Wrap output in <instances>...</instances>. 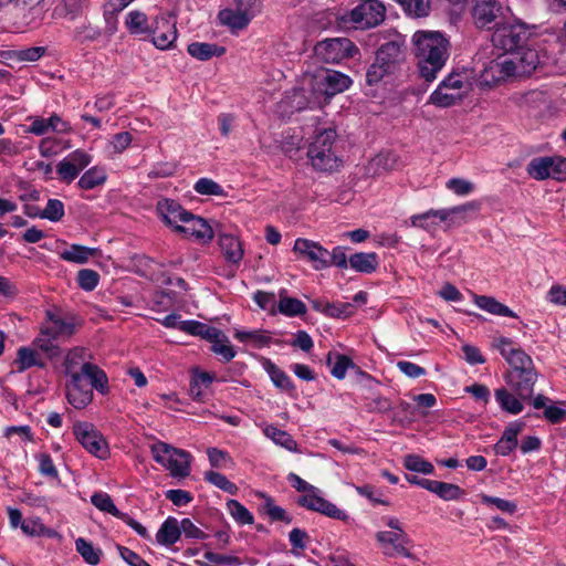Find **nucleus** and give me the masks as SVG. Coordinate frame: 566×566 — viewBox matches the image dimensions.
Masks as SVG:
<instances>
[{"instance_id":"1","label":"nucleus","mask_w":566,"mask_h":566,"mask_svg":"<svg viewBox=\"0 0 566 566\" xmlns=\"http://www.w3.org/2000/svg\"><path fill=\"white\" fill-rule=\"evenodd\" d=\"M538 64L539 55L534 49L500 54L476 74V86L491 90L514 77L528 76Z\"/></svg>"},{"instance_id":"2","label":"nucleus","mask_w":566,"mask_h":566,"mask_svg":"<svg viewBox=\"0 0 566 566\" xmlns=\"http://www.w3.org/2000/svg\"><path fill=\"white\" fill-rule=\"evenodd\" d=\"M420 76L436 80L449 57V41L438 31H417L412 36Z\"/></svg>"},{"instance_id":"3","label":"nucleus","mask_w":566,"mask_h":566,"mask_svg":"<svg viewBox=\"0 0 566 566\" xmlns=\"http://www.w3.org/2000/svg\"><path fill=\"white\" fill-rule=\"evenodd\" d=\"M305 88H310L314 103H326L332 96L339 94L352 85L349 76L334 70L316 69L304 73Z\"/></svg>"},{"instance_id":"4","label":"nucleus","mask_w":566,"mask_h":566,"mask_svg":"<svg viewBox=\"0 0 566 566\" xmlns=\"http://www.w3.org/2000/svg\"><path fill=\"white\" fill-rule=\"evenodd\" d=\"M92 355L84 347H74L65 356L64 367L65 374L71 377L75 375L86 376L91 380V385L99 394L108 392V378L103 369L91 363Z\"/></svg>"},{"instance_id":"5","label":"nucleus","mask_w":566,"mask_h":566,"mask_svg":"<svg viewBox=\"0 0 566 566\" xmlns=\"http://www.w3.org/2000/svg\"><path fill=\"white\" fill-rule=\"evenodd\" d=\"M337 133L335 128L328 127L318 130L308 147V158L312 166L321 171L337 170L342 164L336 148Z\"/></svg>"},{"instance_id":"6","label":"nucleus","mask_w":566,"mask_h":566,"mask_svg":"<svg viewBox=\"0 0 566 566\" xmlns=\"http://www.w3.org/2000/svg\"><path fill=\"white\" fill-rule=\"evenodd\" d=\"M403 43L395 39L384 43L377 51L375 62L366 73V81L369 85L381 81L386 75L394 73L403 62Z\"/></svg>"},{"instance_id":"7","label":"nucleus","mask_w":566,"mask_h":566,"mask_svg":"<svg viewBox=\"0 0 566 566\" xmlns=\"http://www.w3.org/2000/svg\"><path fill=\"white\" fill-rule=\"evenodd\" d=\"M154 460L167 469L174 478H186L190 474L191 455L166 442L157 441L150 447Z\"/></svg>"},{"instance_id":"8","label":"nucleus","mask_w":566,"mask_h":566,"mask_svg":"<svg viewBox=\"0 0 566 566\" xmlns=\"http://www.w3.org/2000/svg\"><path fill=\"white\" fill-rule=\"evenodd\" d=\"M533 31L524 22L514 20L496 25L492 34V43L495 48L502 49L505 53L528 50L524 43L530 39Z\"/></svg>"},{"instance_id":"9","label":"nucleus","mask_w":566,"mask_h":566,"mask_svg":"<svg viewBox=\"0 0 566 566\" xmlns=\"http://www.w3.org/2000/svg\"><path fill=\"white\" fill-rule=\"evenodd\" d=\"M480 205L475 201L467 202L452 208L430 209L423 213L413 214L409 218V224L415 228L423 229L427 232H433L440 222H447L448 226L455 224L454 217L469 210H478Z\"/></svg>"},{"instance_id":"10","label":"nucleus","mask_w":566,"mask_h":566,"mask_svg":"<svg viewBox=\"0 0 566 566\" xmlns=\"http://www.w3.org/2000/svg\"><path fill=\"white\" fill-rule=\"evenodd\" d=\"M526 172L535 180H566V158L562 156H543L530 160Z\"/></svg>"},{"instance_id":"11","label":"nucleus","mask_w":566,"mask_h":566,"mask_svg":"<svg viewBox=\"0 0 566 566\" xmlns=\"http://www.w3.org/2000/svg\"><path fill=\"white\" fill-rule=\"evenodd\" d=\"M493 347L500 352L510 368L507 371L536 370L532 357L507 337L497 336L493 338Z\"/></svg>"},{"instance_id":"12","label":"nucleus","mask_w":566,"mask_h":566,"mask_svg":"<svg viewBox=\"0 0 566 566\" xmlns=\"http://www.w3.org/2000/svg\"><path fill=\"white\" fill-rule=\"evenodd\" d=\"M73 433L81 446L91 454L99 459H106L108 457V443L94 424L85 421H76L73 424Z\"/></svg>"},{"instance_id":"13","label":"nucleus","mask_w":566,"mask_h":566,"mask_svg":"<svg viewBox=\"0 0 566 566\" xmlns=\"http://www.w3.org/2000/svg\"><path fill=\"white\" fill-rule=\"evenodd\" d=\"M262 0H230L232 8L220 12L221 21L233 28L243 29L260 12Z\"/></svg>"},{"instance_id":"14","label":"nucleus","mask_w":566,"mask_h":566,"mask_svg":"<svg viewBox=\"0 0 566 566\" xmlns=\"http://www.w3.org/2000/svg\"><path fill=\"white\" fill-rule=\"evenodd\" d=\"M356 51L357 48L347 38L325 39L314 48L317 59L325 63H340L343 60L354 56Z\"/></svg>"},{"instance_id":"15","label":"nucleus","mask_w":566,"mask_h":566,"mask_svg":"<svg viewBox=\"0 0 566 566\" xmlns=\"http://www.w3.org/2000/svg\"><path fill=\"white\" fill-rule=\"evenodd\" d=\"M385 13L379 0H366L349 12V21L358 29L374 28L384 21Z\"/></svg>"},{"instance_id":"16","label":"nucleus","mask_w":566,"mask_h":566,"mask_svg":"<svg viewBox=\"0 0 566 566\" xmlns=\"http://www.w3.org/2000/svg\"><path fill=\"white\" fill-rule=\"evenodd\" d=\"M375 538L385 556H402L406 558L412 557V554L409 549L411 539L406 532L379 531L375 534Z\"/></svg>"},{"instance_id":"17","label":"nucleus","mask_w":566,"mask_h":566,"mask_svg":"<svg viewBox=\"0 0 566 566\" xmlns=\"http://www.w3.org/2000/svg\"><path fill=\"white\" fill-rule=\"evenodd\" d=\"M297 503L307 510L318 512L331 518L345 521L348 517L343 510L327 501L323 496V492L316 486L311 489L307 494H303Z\"/></svg>"},{"instance_id":"18","label":"nucleus","mask_w":566,"mask_h":566,"mask_svg":"<svg viewBox=\"0 0 566 566\" xmlns=\"http://www.w3.org/2000/svg\"><path fill=\"white\" fill-rule=\"evenodd\" d=\"M149 34L157 49H171L178 36L176 20L168 15H158L150 27Z\"/></svg>"},{"instance_id":"19","label":"nucleus","mask_w":566,"mask_h":566,"mask_svg":"<svg viewBox=\"0 0 566 566\" xmlns=\"http://www.w3.org/2000/svg\"><path fill=\"white\" fill-rule=\"evenodd\" d=\"M92 163V156L83 149H76L63 158L56 166L59 178L71 184L80 172Z\"/></svg>"},{"instance_id":"20","label":"nucleus","mask_w":566,"mask_h":566,"mask_svg":"<svg viewBox=\"0 0 566 566\" xmlns=\"http://www.w3.org/2000/svg\"><path fill=\"white\" fill-rule=\"evenodd\" d=\"M293 250L301 258L310 261L315 270H322L331 265L328 250L317 242L298 238L295 240Z\"/></svg>"},{"instance_id":"21","label":"nucleus","mask_w":566,"mask_h":566,"mask_svg":"<svg viewBox=\"0 0 566 566\" xmlns=\"http://www.w3.org/2000/svg\"><path fill=\"white\" fill-rule=\"evenodd\" d=\"M93 389L91 380H87L86 376H71L70 381L66 385V398L76 409H83L90 405L93 400Z\"/></svg>"},{"instance_id":"22","label":"nucleus","mask_w":566,"mask_h":566,"mask_svg":"<svg viewBox=\"0 0 566 566\" xmlns=\"http://www.w3.org/2000/svg\"><path fill=\"white\" fill-rule=\"evenodd\" d=\"M538 374L536 370L528 371H506L504 380L506 386L522 398H532L534 386L537 381Z\"/></svg>"},{"instance_id":"23","label":"nucleus","mask_w":566,"mask_h":566,"mask_svg":"<svg viewBox=\"0 0 566 566\" xmlns=\"http://www.w3.org/2000/svg\"><path fill=\"white\" fill-rule=\"evenodd\" d=\"M503 13L504 7L497 0H474L472 17L479 28L488 27Z\"/></svg>"},{"instance_id":"24","label":"nucleus","mask_w":566,"mask_h":566,"mask_svg":"<svg viewBox=\"0 0 566 566\" xmlns=\"http://www.w3.org/2000/svg\"><path fill=\"white\" fill-rule=\"evenodd\" d=\"M176 231L203 243L210 242L213 238L212 228L208 222L200 217L193 216L191 212H189V217L186 218L181 226L176 227Z\"/></svg>"},{"instance_id":"25","label":"nucleus","mask_w":566,"mask_h":566,"mask_svg":"<svg viewBox=\"0 0 566 566\" xmlns=\"http://www.w3.org/2000/svg\"><path fill=\"white\" fill-rule=\"evenodd\" d=\"M440 84L469 96L476 85V73L469 67H462L452 71Z\"/></svg>"},{"instance_id":"26","label":"nucleus","mask_w":566,"mask_h":566,"mask_svg":"<svg viewBox=\"0 0 566 566\" xmlns=\"http://www.w3.org/2000/svg\"><path fill=\"white\" fill-rule=\"evenodd\" d=\"M525 423L521 420L510 422L499 441L493 446L495 454L501 457H507L518 446L517 437L523 431Z\"/></svg>"},{"instance_id":"27","label":"nucleus","mask_w":566,"mask_h":566,"mask_svg":"<svg viewBox=\"0 0 566 566\" xmlns=\"http://www.w3.org/2000/svg\"><path fill=\"white\" fill-rule=\"evenodd\" d=\"M157 211L163 220L176 230L177 226H181L189 211L185 210L177 201L172 199H163L157 203Z\"/></svg>"},{"instance_id":"28","label":"nucleus","mask_w":566,"mask_h":566,"mask_svg":"<svg viewBox=\"0 0 566 566\" xmlns=\"http://www.w3.org/2000/svg\"><path fill=\"white\" fill-rule=\"evenodd\" d=\"M494 397L500 408L511 415H518L524 409V401L530 398H522L513 392L509 387H501L495 389Z\"/></svg>"},{"instance_id":"29","label":"nucleus","mask_w":566,"mask_h":566,"mask_svg":"<svg viewBox=\"0 0 566 566\" xmlns=\"http://www.w3.org/2000/svg\"><path fill=\"white\" fill-rule=\"evenodd\" d=\"M48 318L49 321L41 328L46 329L49 336H52L56 342L65 340L74 334L75 325L73 323L50 312L48 313Z\"/></svg>"},{"instance_id":"30","label":"nucleus","mask_w":566,"mask_h":566,"mask_svg":"<svg viewBox=\"0 0 566 566\" xmlns=\"http://www.w3.org/2000/svg\"><path fill=\"white\" fill-rule=\"evenodd\" d=\"M467 95L460 93L459 91L449 90L439 84L438 87L430 94L429 103L439 107H449L458 104Z\"/></svg>"},{"instance_id":"31","label":"nucleus","mask_w":566,"mask_h":566,"mask_svg":"<svg viewBox=\"0 0 566 566\" xmlns=\"http://www.w3.org/2000/svg\"><path fill=\"white\" fill-rule=\"evenodd\" d=\"M304 75L301 78L300 86L293 90V94L290 96V105L295 111H302L304 108L321 107L323 103H314L313 94L310 88H305Z\"/></svg>"},{"instance_id":"32","label":"nucleus","mask_w":566,"mask_h":566,"mask_svg":"<svg viewBox=\"0 0 566 566\" xmlns=\"http://www.w3.org/2000/svg\"><path fill=\"white\" fill-rule=\"evenodd\" d=\"M220 248L228 262L238 265L243 256L241 242L232 234H221L219 237Z\"/></svg>"},{"instance_id":"33","label":"nucleus","mask_w":566,"mask_h":566,"mask_svg":"<svg viewBox=\"0 0 566 566\" xmlns=\"http://www.w3.org/2000/svg\"><path fill=\"white\" fill-rule=\"evenodd\" d=\"M326 365L333 377L344 379L349 368H355L354 361L346 355L337 352H329L326 355Z\"/></svg>"},{"instance_id":"34","label":"nucleus","mask_w":566,"mask_h":566,"mask_svg":"<svg viewBox=\"0 0 566 566\" xmlns=\"http://www.w3.org/2000/svg\"><path fill=\"white\" fill-rule=\"evenodd\" d=\"M107 180V172L103 166H94L86 170L78 179L77 187L83 190H92L103 186Z\"/></svg>"},{"instance_id":"35","label":"nucleus","mask_w":566,"mask_h":566,"mask_svg":"<svg viewBox=\"0 0 566 566\" xmlns=\"http://www.w3.org/2000/svg\"><path fill=\"white\" fill-rule=\"evenodd\" d=\"M378 264V255L375 252H358L349 256V265L356 272L373 273Z\"/></svg>"},{"instance_id":"36","label":"nucleus","mask_w":566,"mask_h":566,"mask_svg":"<svg viewBox=\"0 0 566 566\" xmlns=\"http://www.w3.org/2000/svg\"><path fill=\"white\" fill-rule=\"evenodd\" d=\"M180 538V527L177 518L169 516L161 524L156 534V539L159 544L169 546L177 543Z\"/></svg>"},{"instance_id":"37","label":"nucleus","mask_w":566,"mask_h":566,"mask_svg":"<svg viewBox=\"0 0 566 566\" xmlns=\"http://www.w3.org/2000/svg\"><path fill=\"white\" fill-rule=\"evenodd\" d=\"M14 365L19 373H22L31 367L43 368L45 366L38 352L31 347H20L17 352Z\"/></svg>"},{"instance_id":"38","label":"nucleus","mask_w":566,"mask_h":566,"mask_svg":"<svg viewBox=\"0 0 566 566\" xmlns=\"http://www.w3.org/2000/svg\"><path fill=\"white\" fill-rule=\"evenodd\" d=\"M187 51L192 57L199 61H207L213 56L223 55L226 49L213 43L193 42L188 45Z\"/></svg>"},{"instance_id":"39","label":"nucleus","mask_w":566,"mask_h":566,"mask_svg":"<svg viewBox=\"0 0 566 566\" xmlns=\"http://www.w3.org/2000/svg\"><path fill=\"white\" fill-rule=\"evenodd\" d=\"M86 0H62L53 10L54 18L75 20L85 8Z\"/></svg>"},{"instance_id":"40","label":"nucleus","mask_w":566,"mask_h":566,"mask_svg":"<svg viewBox=\"0 0 566 566\" xmlns=\"http://www.w3.org/2000/svg\"><path fill=\"white\" fill-rule=\"evenodd\" d=\"M234 337L244 344H248L254 348H263L268 347L271 344V336L261 329H252V331H235Z\"/></svg>"},{"instance_id":"41","label":"nucleus","mask_w":566,"mask_h":566,"mask_svg":"<svg viewBox=\"0 0 566 566\" xmlns=\"http://www.w3.org/2000/svg\"><path fill=\"white\" fill-rule=\"evenodd\" d=\"M474 303L481 310L499 316L516 317V314L506 305L497 302L494 297L474 295Z\"/></svg>"},{"instance_id":"42","label":"nucleus","mask_w":566,"mask_h":566,"mask_svg":"<svg viewBox=\"0 0 566 566\" xmlns=\"http://www.w3.org/2000/svg\"><path fill=\"white\" fill-rule=\"evenodd\" d=\"M263 433L266 438L271 439L275 444L291 452L297 451V442L289 432L281 430L275 426L266 424L263 428Z\"/></svg>"},{"instance_id":"43","label":"nucleus","mask_w":566,"mask_h":566,"mask_svg":"<svg viewBox=\"0 0 566 566\" xmlns=\"http://www.w3.org/2000/svg\"><path fill=\"white\" fill-rule=\"evenodd\" d=\"M97 249L87 248L80 244H72L69 249H65L60 253V258L66 262L76 264L86 263L91 256L95 255Z\"/></svg>"},{"instance_id":"44","label":"nucleus","mask_w":566,"mask_h":566,"mask_svg":"<svg viewBox=\"0 0 566 566\" xmlns=\"http://www.w3.org/2000/svg\"><path fill=\"white\" fill-rule=\"evenodd\" d=\"M428 485L430 492L437 494L444 501L458 500L463 494L462 489L457 484L432 480Z\"/></svg>"},{"instance_id":"45","label":"nucleus","mask_w":566,"mask_h":566,"mask_svg":"<svg viewBox=\"0 0 566 566\" xmlns=\"http://www.w3.org/2000/svg\"><path fill=\"white\" fill-rule=\"evenodd\" d=\"M126 27L133 34H149L150 27L147 15L138 10L130 11L126 17Z\"/></svg>"},{"instance_id":"46","label":"nucleus","mask_w":566,"mask_h":566,"mask_svg":"<svg viewBox=\"0 0 566 566\" xmlns=\"http://www.w3.org/2000/svg\"><path fill=\"white\" fill-rule=\"evenodd\" d=\"M33 345L50 358L56 357L60 354L57 342L52 336H49L46 329H40L39 335L33 340Z\"/></svg>"},{"instance_id":"47","label":"nucleus","mask_w":566,"mask_h":566,"mask_svg":"<svg viewBox=\"0 0 566 566\" xmlns=\"http://www.w3.org/2000/svg\"><path fill=\"white\" fill-rule=\"evenodd\" d=\"M132 1L133 0H108L104 4V18L109 32H114L116 30L115 15L124 10Z\"/></svg>"},{"instance_id":"48","label":"nucleus","mask_w":566,"mask_h":566,"mask_svg":"<svg viewBox=\"0 0 566 566\" xmlns=\"http://www.w3.org/2000/svg\"><path fill=\"white\" fill-rule=\"evenodd\" d=\"M91 503L99 511L108 513L115 517H119L123 512H120L116 505L114 504L112 497L106 492H95L91 496Z\"/></svg>"},{"instance_id":"49","label":"nucleus","mask_w":566,"mask_h":566,"mask_svg":"<svg viewBox=\"0 0 566 566\" xmlns=\"http://www.w3.org/2000/svg\"><path fill=\"white\" fill-rule=\"evenodd\" d=\"M262 497L264 499V503L262 505L263 513L268 515L272 522L282 521L286 524L292 522V518L289 516L286 511L276 505L270 496L262 495Z\"/></svg>"},{"instance_id":"50","label":"nucleus","mask_w":566,"mask_h":566,"mask_svg":"<svg viewBox=\"0 0 566 566\" xmlns=\"http://www.w3.org/2000/svg\"><path fill=\"white\" fill-rule=\"evenodd\" d=\"M227 509L237 523L241 525L253 524L254 517L252 513L239 501L229 500L227 502Z\"/></svg>"},{"instance_id":"51","label":"nucleus","mask_w":566,"mask_h":566,"mask_svg":"<svg viewBox=\"0 0 566 566\" xmlns=\"http://www.w3.org/2000/svg\"><path fill=\"white\" fill-rule=\"evenodd\" d=\"M211 350L221 356L224 361H230L235 357V349L230 344L226 334L221 333L212 343Z\"/></svg>"},{"instance_id":"52","label":"nucleus","mask_w":566,"mask_h":566,"mask_svg":"<svg viewBox=\"0 0 566 566\" xmlns=\"http://www.w3.org/2000/svg\"><path fill=\"white\" fill-rule=\"evenodd\" d=\"M277 310L281 314H283L285 316L293 317V316L305 314L306 306L302 301H300L297 298L281 297V300L279 301V304H277Z\"/></svg>"},{"instance_id":"53","label":"nucleus","mask_w":566,"mask_h":566,"mask_svg":"<svg viewBox=\"0 0 566 566\" xmlns=\"http://www.w3.org/2000/svg\"><path fill=\"white\" fill-rule=\"evenodd\" d=\"M75 547L83 559L90 565H97L101 559V551L95 548L90 542L80 537L75 541Z\"/></svg>"},{"instance_id":"54","label":"nucleus","mask_w":566,"mask_h":566,"mask_svg":"<svg viewBox=\"0 0 566 566\" xmlns=\"http://www.w3.org/2000/svg\"><path fill=\"white\" fill-rule=\"evenodd\" d=\"M403 465L409 471L422 474H432L434 472L432 463L417 454L406 455L403 459Z\"/></svg>"},{"instance_id":"55","label":"nucleus","mask_w":566,"mask_h":566,"mask_svg":"<svg viewBox=\"0 0 566 566\" xmlns=\"http://www.w3.org/2000/svg\"><path fill=\"white\" fill-rule=\"evenodd\" d=\"M193 189L197 193L202 196H226L224 189L214 180L210 178H200L196 181Z\"/></svg>"},{"instance_id":"56","label":"nucleus","mask_w":566,"mask_h":566,"mask_svg":"<svg viewBox=\"0 0 566 566\" xmlns=\"http://www.w3.org/2000/svg\"><path fill=\"white\" fill-rule=\"evenodd\" d=\"M205 480L231 495H234L238 492V486L232 483L224 474L219 472H206Z\"/></svg>"},{"instance_id":"57","label":"nucleus","mask_w":566,"mask_h":566,"mask_svg":"<svg viewBox=\"0 0 566 566\" xmlns=\"http://www.w3.org/2000/svg\"><path fill=\"white\" fill-rule=\"evenodd\" d=\"M265 369L270 375L271 380L276 387L284 390H290L294 388L290 377L270 360L265 363Z\"/></svg>"},{"instance_id":"58","label":"nucleus","mask_w":566,"mask_h":566,"mask_svg":"<svg viewBox=\"0 0 566 566\" xmlns=\"http://www.w3.org/2000/svg\"><path fill=\"white\" fill-rule=\"evenodd\" d=\"M405 11L413 17H426L430 10V0H396Z\"/></svg>"},{"instance_id":"59","label":"nucleus","mask_w":566,"mask_h":566,"mask_svg":"<svg viewBox=\"0 0 566 566\" xmlns=\"http://www.w3.org/2000/svg\"><path fill=\"white\" fill-rule=\"evenodd\" d=\"M42 219L57 222L64 217V205L59 199H49L45 208L39 214Z\"/></svg>"},{"instance_id":"60","label":"nucleus","mask_w":566,"mask_h":566,"mask_svg":"<svg viewBox=\"0 0 566 566\" xmlns=\"http://www.w3.org/2000/svg\"><path fill=\"white\" fill-rule=\"evenodd\" d=\"M446 188L457 196L465 197L475 190V185L464 178H451L447 181Z\"/></svg>"},{"instance_id":"61","label":"nucleus","mask_w":566,"mask_h":566,"mask_svg":"<svg viewBox=\"0 0 566 566\" xmlns=\"http://www.w3.org/2000/svg\"><path fill=\"white\" fill-rule=\"evenodd\" d=\"M207 454L213 468H231L234 464L230 454L218 448H209Z\"/></svg>"},{"instance_id":"62","label":"nucleus","mask_w":566,"mask_h":566,"mask_svg":"<svg viewBox=\"0 0 566 566\" xmlns=\"http://www.w3.org/2000/svg\"><path fill=\"white\" fill-rule=\"evenodd\" d=\"M481 501L483 504L488 506H494L495 509L507 513V514H514L517 510V505L515 502L504 500L496 496H490L486 494H481Z\"/></svg>"},{"instance_id":"63","label":"nucleus","mask_w":566,"mask_h":566,"mask_svg":"<svg viewBox=\"0 0 566 566\" xmlns=\"http://www.w3.org/2000/svg\"><path fill=\"white\" fill-rule=\"evenodd\" d=\"M21 530L29 536H42L49 532L40 517L24 518L21 523Z\"/></svg>"},{"instance_id":"64","label":"nucleus","mask_w":566,"mask_h":566,"mask_svg":"<svg viewBox=\"0 0 566 566\" xmlns=\"http://www.w3.org/2000/svg\"><path fill=\"white\" fill-rule=\"evenodd\" d=\"M99 281V275L96 271L90 269L80 270L77 273V283L85 291H93Z\"/></svg>"}]
</instances>
